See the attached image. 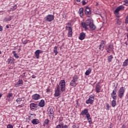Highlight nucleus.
Wrapping results in <instances>:
<instances>
[{"mask_svg":"<svg viewBox=\"0 0 128 128\" xmlns=\"http://www.w3.org/2000/svg\"><path fill=\"white\" fill-rule=\"evenodd\" d=\"M128 66V58L126 59L122 64V66Z\"/></svg>","mask_w":128,"mask_h":128,"instance_id":"26","label":"nucleus"},{"mask_svg":"<svg viewBox=\"0 0 128 128\" xmlns=\"http://www.w3.org/2000/svg\"><path fill=\"white\" fill-rule=\"evenodd\" d=\"M102 86L100 85V82L96 84V92H100Z\"/></svg>","mask_w":128,"mask_h":128,"instance_id":"14","label":"nucleus"},{"mask_svg":"<svg viewBox=\"0 0 128 128\" xmlns=\"http://www.w3.org/2000/svg\"><path fill=\"white\" fill-rule=\"evenodd\" d=\"M66 30H68V32H72V28L71 26H66L65 27Z\"/></svg>","mask_w":128,"mask_h":128,"instance_id":"25","label":"nucleus"},{"mask_svg":"<svg viewBox=\"0 0 128 128\" xmlns=\"http://www.w3.org/2000/svg\"><path fill=\"white\" fill-rule=\"evenodd\" d=\"M84 12L85 14H92L90 8L88 7H86V10H84Z\"/></svg>","mask_w":128,"mask_h":128,"instance_id":"18","label":"nucleus"},{"mask_svg":"<svg viewBox=\"0 0 128 128\" xmlns=\"http://www.w3.org/2000/svg\"><path fill=\"white\" fill-rule=\"evenodd\" d=\"M124 92H126V88L124 86H122L118 90V94L120 98H122L124 96Z\"/></svg>","mask_w":128,"mask_h":128,"instance_id":"5","label":"nucleus"},{"mask_svg":"<svg viewBox=\"0 0 128 128\" xmlns=\"http://www.w3.org/2000/svg\"><path fill=\"white\" fill-rule=\"evenodd\" d=\"M76 0V2H80L82 0Z\"/></svg>","mask_w":128,"mask_h":128,"instance_id":"51","label":"nucleus"},{"mask_svg":"<svg viewBox=\"0 0 128 128\" xmlns=\"http://www.w3.org/2000/svg\"><path fill=\"white\" fill-rule=\"evenodd\" d=\"M116 100H112V106L113 108H114V106H116Z\"/></svg>","mask_w":128,"mask_h":128,"instance_id":"27","label":"nucleus"},{"mask_svg":"<svg viewBox=\"0 0 128 128\" xmlns=\"http://www.w3.org/2000/svg\"><path fill=\"white\" fill-rule=\"evenodd\" d=\"M17 6L16 5H14L13 7H12L10 9V10H16Z\"/></svg>","mask_w":128,"mask_h":128,"instance_id":"38","label":"nucleus"},{"mask_svg":"<svg viewBox=\"0 0 128 128\" xmlns=\"http://www.w3.org/2000/svg\"><path fill=\"white\" fill-rule=\"evenodd\" d=\"M92 68H89L85 72L86 76H90V74L92 72Z\"/></svg>","mask_w":128,"mask_h":128,"instance_id":"23","label":"nucleus"},{"mask_svg":"<svg viewBox=\"0 0 128 128\" xmlns=\"http://www.w3.org/2000/svg\"><path fill=\"white\" fill-rule=\"evenodd\" d=\"M124 2H125L126 4H128V0H124Z\"/></svg>","mask_w":128,"mask_h":128,"instance_id":"48","label":"nucleus"},{"mask_svg":"<svg viewBox=\"0 0 128 128\" xmlns=\"http://www.w3.org/2000/svg\"><path fill=\"white\" fill-rule=\"evenodd\" d=\"M33 78H34V76H33Z\"/></svg>","mask_w":128,"mask_h":128,"instance_id":"58","label":"nucleus"},{"mask_svg":"<svg viewBox=\"0 0 128 128\" xmlns=\"http://www.w3.org/2000/svg\"><path fill=\"white\" fill-rule=\"evenodd\" d=\"M52 120H54V117H52Z\"/></svg>","mask_w":128,"mask_h":128,"instance_id":"57","label":"nucleus"},{"mask_svg":"<svg viewBox=\"0 0 128 128\" xmlns=\"http://www.w3.org/2000/svg\"><path fill=\"white\" fill-rule=\"evenodd\" d=\"M86 38V33L82 32L80 34V36H79V40H84Z\"/></svg>","mask_w":128,"mask_h":128,"instance_id":"16","label":"nucleus"},{"mask_svg":"<svg viewBox=\"0 0 128 128\" xmlns=\"http://www.w3.org/2000/svg\"><path fill=\"white\" fill-rule=\"evenodd\" d=\"M33 78H34V76H33Z\"/></svg>","mask_w":128,"mask_h":128,"instance_id":"59","label":"nucleus"},{"mask_svg":"<svg viewBox=\"0 0 128 128\" xmlns=\"http://www.w3.org/2000/svg\"><path fill=\"white\" fill-rule=\"evenodd\" d=\"M82 26L85 30H88V26H89L92 30H94L96 28V25L94 24V20L92 19H88L86 20L85 22H82Z\"/></svg>","mask_w":128,"mask_h":128,"instance_id":"2","label":"nucleus"},{"mask_svg":"<svg viewBox=\"0 0 128 128\" xmlns=\"http://www.w3.org/2000/svg\"><path fill=\"white\" fill-rule=\"evenodd\" d=\"M48 114H51L50 116V118H52V116H54V110H52V108H50V111L48 112Z\"/></svg>","mask_w":128,"mask_h":128,"instance_id":"29","label":"nucleus"},{"mask_svg":"<svg viewBox=\"0 0 128 128\" xmlns=\"http://www.w3.org/2000/svg\"><path fill=\"white\" fill-rule=\"evenodd\" d=\"M44 20L46 22H52L54 20V16L52 14H48L44 18Z\"/></svg>","mask_w":128,"mask_h":128,"instance_id":"6","label":"nucleus"},{"mask_svg":"<svg viewBox=\"0 0 128 128\" xmlns=\"http://www.w3.org/2000/svg\"><path fill=\"white\" fill-rule=\"evenodd\" d=\"M112 50H114V45L110 44L106 48V52L108 54H110Z\"/></svg>","mask_w":128,"mask_h":128,"instance_id":"11","label":"nucleus"},{"mask_svg":"<svg viewBox=\"0 0 128 128\" xmlns=\"http://www.w3.org/2000/svg\"><path fill=\"white\" fill-rule=\"evenodd\" d=\"M20 84H24V81H22V80L20 79L18 81L14 84V86H16V88H18V86H20Z\"/></svg>","mask_w":128,"mask_h":128,"instance_id":"15","label":"nucleus"},{"mask_svg":"<svg viewBox=\"0 0 128 128\" xmlns=\"http://www.w3.org/2000/svg\"><path fill=\"white\" fill-rule=\"evenodd\" d=\"M72 128H78L76 127V126H74L72 127Z\"/></svg>","mask_w":128,"mask_h":128,"instance_id":"52","label":"nucleus"},{"mask_svg":"<svg viewBox=\"0 0 128 128\" xmlns=\"http://www.w3.org/2000/svg\"><path fill=\"white\" fill-rule=\"evenodd\" d=\"M104 41H102L101 44L100 45L99 50H104Z\"/></svg>","mask_w":128,"mask_h":128,"instance_id":"22","label":"nucleus"},{"mask_svg":"<svg viewBox=\"0 0 128 128\" xmlns=\"http://www.w3.org/2000/svg\"><path fill=\"white\" fill-rule=\"evenodd\" d=\"M78 14L81 18H82V16H84V8H80Z\"/></svg>","mask_w":128,"mask_h":128,"instance_id":"20","label":"nucleus"},{"mask_svg":"<svg viewBox=\"0 0 128 128\" xmlns=\"http://www.w3.org/2000/svg\"><path fill=\"white\" fill-rule=\"evenodd\" d=\"M14 58L12 57H10V58H8L7 60V62L8 64H14Z\"/></svg>","mask_w":128,"mask_h":128,"instance_id":"12","label":"nucleus"},{"mask_svg":"<svg viewBox=\"0 0 128 128\" xmlns=\"http://www.w3.org/2000/svg\"><path fill=\"white\" fill-rule=\"evenodd\" d=\"M6 28H10V25H6Z\"/></svg>","mask_w":128,"mask_h":128,"instance_id":"50","label":"nucleus"},{"mask_svg":"<svg viewBox=\"0 0 128 128\" xmlns=\"http://www.w3.org/2000/svg\"><path fill=\"white\" fill-rule=\"evenodd\" d=\"M48 122H50V120L48 119H46L44 120V122L43 123V126H47V124H48Z\"/></svg>","mask_w":128,"mask_h":128,"instance_id":"24","label":"nucleus"},{"mask_svg":"<svg viewBox=\"0 0 128 128\" xmlns=\"http://www.w3.org/2000/svg\"><path fill=\"white\" fill-rule=\"evenodd\" d=\"M8 20H9V21L10 20H12V18H9L8 19Z\"/></svg>","mask_w":128,"mask_h":128,"instance_id":"53","label":"nucleus"},{"mask_svg":"<svg viewBox=\"0 0 128 128\" xmlns=\"http://www.w3.org/2000/svg\"><path fill=\"white\" fill-rule=\"evenodd\" d=\"M106 108H107L106 110H110V104H106Z\"/></svg>","mask_w":128,"mask_h":128,"instance_id":"42","label":"nucleus"},{"mask_svg":"<svg viewBox=\"0 0 128 128\" xmlns=\"http://www.w3.org/2000/svg\"><path fill=\"white\" fill-rule=\"evenodd\" d=\"M89 98H90L91 100H94V96L90 95L89 96Z\"/></svg>","mask_w":128,"mask_h":128,"instance_id":"39","label":"nucleus"},{"mask_svg":"<svg viewBox=\"0 0 128 128\" xmlns=\"http://www.w3.org/2000/svg\"><path fill=\"white\" fill-rule=\"evenodd\" d=\"M112 58H114V56H112V55H110L108 56V61L109 62H112Z\"/></svg>","mask_w":128,"mask_h":128,"instance_id":"31","label":"nucleus"},{"mask_svg":"<svg viewBox=\"0 0 128 128\" xmlns=\"http://www.w3.org/2000/svg\"><path fill=\"white\" fill-rule=\"evenodd\" d=\"M78 77L77 75H74L72 77V80L70 82V86H78Z\"/></svg>","mask_w":128,"mask_h":128,"instance_id":"4","label":"nucleus"},{"mask_svg":"<svg viewBox=\"0 0 128 128\" xmlns=\"http://www.w3.org/2000/svg\"><path fill=\"white\" fill-rule=\"evenodd\" d=\"M115 14L116 15V18H120V13H116Z\"/></svg>","mask_w":128,"mask_h":128,"instance_id":"43","label":"nucleus"},{"mask_svg":"<svg viewBox=\"0 0 128 128\" xmlns=\"http://www.w3.org/2000/svg\"><path fill=\"white\" fill-rule=\"evenodd\" d=\"M12 54H14V58H20L18 55V54H16V51H13Z\"/></svg>","mask_w":128,"mask_h":128,"instance_id":"32","label":"nucleus"},{"mask_svg":"<svg viewBox=\"0 0 128 128\" xmlns=\"http://www.w3.org/2000/svg\"><path fill=\"white\" fill-rule=\"evenodd\" d=\"M2 94H0V98H2Z\"/></svg>","mask_w":128,"mask_h":128,"instance_id":"54","label":"nucleus"},{"mask_svg":"<svg viewBox=\"0 0 128 128\" xmlns=\"http://www.w3.org/2000/svg\"><path fill=\"white\" fill-rule=\"evenodd\" d=\"M94 102V100H93L92 99H90L88 98V99L86 100V102L87 104H92Z\"/></svg>","mask_w":128,"mask_h":128,"instance_id":"19","label":"nucleus"},{"mask_svg":"<svg viewBox=\"0 0 128 128\" xmlns=\"http://www.w3.org/2000/svg\"><path fill=\"white\" fill-rule=\"evenodd\" d=\"M80 116H86L89 124H92V118H90V113H88V110L85 108L82 110L80 114Z\"/></svg>","mask_w":128,"mask_h":128,"instance_id":"3","label":"nucleus"},{"mask_svg":"<svg viewBox=\"0 0 128 128\" xmlns=\"http://www.w3.org/2000/svg\"><path fill=\"white\" fill-rule=\"evenodd\" d=\"M38 106H40V108H44V100H42L39 102Z\"/></svg>","mask_w":128,"mask_h":128,"instance_id":"21","label":"nucleus"},{"mask_svg":"<svg viewBox=\"0 0 128 128\" xmlns=\"http://www.w3.org/2000/svg\"><path fill=\"white\" fill-rule=\"evenodd\" d=\"M62 128H68V125H64V124L60 123Z\"/></svg>","mask_w":128,"mask_h":128,"instance_id":"35","label":"nucleus"},{"mask_svg":"<svg viewBox=\"0 0 128 128\" xmlns=\"http://www.w3.org/2000/svg\"><path fill=\"white\" fill-rule=\"evenodd\" d=\"M72 31L68 32V37L72 38Z\"/></svg>","mask_w":128,"mask_h":128,"instance_id":"36","label":"nucleus"},{"mask_svg":"<svg viewBox=\"0 0 128 128\" xmlns=\"http://www.w3.org/2000/svg\"><path fill=\"white\" fill-rule=\"evenodd\" d=\"M125 24H128V14L125 20Z\"/></svg>","mask_w":128,"mask_h":128,"instance_id":"40","label":"nucleus"},{"mask_svg":"<svg viewBox=\"0 0 128 128\" xmlns=\"http://www.w3.org/2000/svg\"><path fill=\"white\" fill-rule=\"evenodd\" d=\"M66 92V81L64 80H61L58 85L56 86L55 89L54 96L56 98L62 94V92Z\"/></svg>","mask_w":128,"mask_h":128,"instance_id":"1","label":"nucleus"},{"mask_svg":"<svg viewBox=\"0 0 128 128\" xmlns=\"http://www.w3.org/2000/svg\"><path fill=\"white\" fill-rule=\"evenodd\" d=\"M118 92V88L116 87L111 93V97L113 100H116V92Z\"/></svg>","mask_w":128,"mask_h":128,"instance_id":"7","label":"nucleus"},{"mask_svg":"<svg viewBox=\"0 0 128 128\" xmlns=\"http://www.w3.org/2000/svg\"><path fill=\"white\" fill-rule=\"evenodd\" d=\"M54 52L55 53V56H56L58 54V46H55L54 47Z\"/></svg>","mask_w":128,"mask_h":128,"instance_id":"30","label":"nucleus"},{"mask_svg":"<svg viewBox=\"0 0 128 128\" xmlns=\"http://www.w3.org/2000/svg\"><path fill=\"white\" fill-rule=\"evenodd\" d=\"M116 24H118V26H120L122 24V20L118 19V18H116Z\"/></svg>","mask_w":128,"mask_h":128,"instance_id":"28","label":"nucleus"},{"mask_svg":"<svg viewBox=\"0 0 128 128\" xmlns=\"http://www.w3.org/2000/svg\"><path fill=\"white\" fill-rule=\"evenodd\" d=\"M41 98L40 94H34L32 96V100H38Z\"/></svg>","mask_w":128,"mask_h":128,"instance_id":"8","label":"nucleus"},{"mask_svg":"<svg viewBox=\"0 0 128 128\" xmlns=\"http://www.w3.org/2000/svg\"><path fill=\"white\" fill-rule=\"evenodd\" d=\"M42 50H36L34 52L36 58H40V54H42Z\"/></svg>","mask_w":128,"mask_h":128,"instance_id":"13","label":"nucleus"},{"mask_svg":"<svg viewBox=\"0 0 128 128\" xmlns=\"http://www.w3.org/2000/svg\"><path fill=\"white\" fill-rule=\"evenodd\" d=\"M82 4L84 6V4H86V1H82Z\"/></svg>","mask_w":128,"mask_h":128,"instance_id":"44","label":"nucleus"},{"mask_svg":"<svg viewBox=\"0 0 128 128\" xmlns=\"http://www.w3.org/2000/svg\"><path fill=\"white\" fill-rule=\"evenodd\" d=\"M12 96H14V94L12 93H9L7 96V98H8L10 100L12 98Z\"/></svg>","mask_w":128,"mask_h":128,"instance_id":"34","label":"nucleus"},{"mask_svg":"<svg viewBox=\"0 0 128 128\" xmlns=\"http://www.w3.org/2000/svg\"><path fill=\"white\" fill-rule=\"evenodd\" d=\"M31 122H32V124L34 125L38 124H40V120L36 118L33 119L32 120Z\"/></svg>","mask_w":128,"mask_h":128,"instance_id":"17","label":"nucleus"},{"mask_svg":"<svg viewBox=\"0 0 128 128\" xmlns=\"http://www.w3.org/2000/svg\"><path fill=\"white\" fill-rule=\"evenodd\" d=\"M66 24V26H72V23H70V22H68Z\"/></svg>","mask_w":128,"mask_h":128,"instance_id":"46","label":"nucleus"},{"mask_svg":"<svg viewBox=\"0 0 128 128\" xmlns=\"http://www.w3.org/2000/svg\"><path fill=\"white\" fill-rule=\"evenodd\" d=\"M124 6H118L115 10L114 12V14H118L120 10H124Z\"/></svg>","mask_w":128,"mask_h":128,"instance_id":"10","label":"nucleus"},{"mask_svg":"<svg viewBox=\"0 0 128 128\" xmlns=\"http://www.w3.org/2000/svg\"><path fill=\"white\" fill-rule=\"evenodd\" d=\"M22 42L23 44H28V40H25L24 38H23L22 40Z\"/></svg>","mask_w":128,"mask_h":128,"instance_id":"33","label":"nucleus"},{"mask_svg":"<svg viewBox=\"0 0 128 128\" xmlns=\"http://www.w3.org/2000/svg\"><path fill=\"white\" fill-rule=\"evenodd\" d=\"M18 108H22V104L18 106Z\"/></svg>","mask_w":128,"mask_h":128,"instance_id":"47","label":"nucleus"},{"mask_svg":"<svg viewBox=\"0 0 128 128\" xmlns=\"http://www.w3.org/2000/svg\"><path fill=\"white\" fill-rule=\"evenodd\" d=\"M24 98H18L16 100V102H22V100H24Z\"/></svg>","mask_w":128,"mask_h":128,"instance_id":"37","label":"nucleus"},{"mask_svg":"<svg viewBox=\"0 0 128 128\" xmlns=\"http://www.w3.org/2000/svg\"><path fill=\"white\" fill-rule=\"evenodd\" d=\"M30 116H34V114H30Z\"/></svg>","mask_w":128,"mask_h":128,"instance_id":"55","label":"nucleus"},{"mask_svg":"<svg viewBox=\"0 0 128 128\" xmlns=\"http://www.w3.org/2000/svg\"><path fill=\"white\" fill-rule=\"evenodd\" d=\"M0 54H2V51L0 50Z\"/></svg>","mask_w":128,"mask_h":128,"instance_id":"56","label":"nucleus"},{"mask_svg":"<svg viewBox=\"0 0 128 128\" xmlns=\"http://www.w3.org/2000/svg\"><path fill=\"white\" fill-rule=\"evenodd\" d=\"M2 26L0 25V32H2Z\"/></svg>","mask_w":128,"mask_h":128,"instance_id":"45","label":"nucleus"},{"mask_svg":"<svg viewBox=\"0 0 128 128\" xmlns=\"http://www.w3.org/2000/svg\"><path fill=\"white\" fill-rule=\"evenodd\" d=\"M7 128H14V126L12 124H8L7 126Z\"/></svg>","mask_w":128,"mask_h":128,"instance_id":"41","label":"nucleus"},{"mask_svg":"<svg viewBox=\"0 0 128 128\" xmlns=\"http://www.w3.org/2000/svg\"><path fill=\"white\" fill-rule=\"evenodd\" d=\"M46 92H50V90L49 89H46Z\"/></svg>","mask_w":128,"mask_h":128,"instance_id":"49","label":"nucleus"},{"mask_svg":"<svg viewBox=\"0 0 128 128\" xmlns=\"http://www.w3.org/2000/svg\"><path fill=\"white\" fill-rule=\"evenodd\" d=\"M30 108L32 110H36L38 109V104L34 103H31L30 104Z\"/></svg>","mask_w":128,"mask_h":128,"instance_id":"9","label":"nucleus"}]
</instances>
